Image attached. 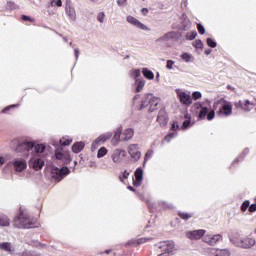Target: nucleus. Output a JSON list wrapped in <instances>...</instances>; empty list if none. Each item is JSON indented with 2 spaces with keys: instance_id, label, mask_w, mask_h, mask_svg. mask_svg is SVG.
Listing matches in <instances>:
<instances>
[{
  "instance_id": "62",
  "label": "nucleus",
  "mask_w": 256,
  "mask_h": 256,
  "mask_svg": "<svg viewBox=\"0 0 256 256\" xmlns=\"http://www.w3.org/2000/svg\"><path fill=\"white\" fill-rule=\"evenodd\" d=\"M31 245H32V247H35L36 249H41V242H39V241H32Z\"/></svg>"
},
{
  "instance_id": "2",
  "label": "nucleus",
  "mask_w": 256,
  "mask_h": 256,
  "mask_svg": "<svg viewBox=\"0 0 256 256\" xmlns=\"http://www.w3.org/2000/svg\"><path fill=\"white\" fill-rule=\"evenodd\" d=\"M13 225L17 227V229H35V227H37L33 222L29 221V218L25 216L23 211H20L14 218Z\"/></svg>"
},
{
  "instance_id": "27",
  "label": "nucleus",
  "mask_w": 256,
  "mask_h": 256,
  "mask_svg": "<svg viewBox=\"0 0 256 256\" xmlns=\"http://www.w3.org/2000/svg\"><path fill=\"white\" fill-rule=\"evenodd\" d=\"M142 75L145 77V79H148L149 81L155 79V73H153V71H151L149 68H143Z\"/></svg>"
},
{
  "instance_id": "10",
  "label": "nucleus",
  "mask_w": 256,
  "mask_h": 256,
  "mask_svg": "<svg viewBox=\"0 0 256 256\" xmlns=\"http://www.w3.org/2000/svg\"><path fill=\"white\" fill-rule=\"evenodd\" d=\"M126 21L130 23V25L137 27V29H141L142 31H150L147 25L143 24L141 21L131 15L127 16Z\"/></svg>"
},
{
  "instance_id": "16",
  "label": "nucleus",
  "mask_w": 256,
  "mask_h": 256,
  "mask_svg": "<svg viewBox=\"0 0 256 256\" xmlns=\"http://www.w3.org/2000/svg\"><path fill=\"white\" fill-rule=\"evenodd\" d=\"M29 165L34 171H41L45 167V160L42 158H32L29 161Z\"/></svg>"
},
{
  "instance_id": "20",
  "label": "nucleus",
  "mask_w": 256,
  "mask_h": 256,
  "mask_svg": "<svg viewBox=\"0 0 256 256\" xmlns=\"http://www.w3.org/2000/svg\"><path fill=\"white\" fill-rule=\"evenodd\" d=\"M123 134V126L120 125L116 128L114 132V136L112 137V144L119 145V141H121V135Z\"/></svg>"
},
{
  "instance_id": "14",
  "label": "nucleus",
  "mask_w": 256,
  "mask_h": 256,
  "mask_svg": "<svg viewBox=\"0 0 256 256\" xmlns=\"http://www.w3.org/2000/svg\"><path fill=\"white\" fill-rule=\"evenodd\" d=\"M204 243H207L208 245H217L219 241H223V236L221 234H215V235H206L203 237Z\"/></svg>"
},
{
  "instance_id": "43",
  "label": "nucleus",
  "mask_w": 256,
  "mask_h": 256,
  "mask_svg": "<svg viewBox=\"0 0 256 256\" xmlns=\"http://www.w3.org/2000/svg\"><path fill=\"white\" fill-rule=\"evenodd\" d=\"M171 127H170V131H174L175 133H177V131H179V129H181V127L179 126V122L177 121H172L170 123Z\"/></svg>"
},
{
  "instance_id": "39",
  "label": "nucleus",
  "mask_w": 256,
  "mask_h": 256,
  "mask_svg": "<svg viewBox=\"0 0 256 256\" xmlns=\"http://www.w3.org/2000/svg\"><path fill=\"white\" fill-rule=\"evenodd\" d=\"M178 217H180V219H183L184 221H189V219H191V217H193V214L179 211Z\"/></svg>"
},
{
  "instance_id": "40",
  "label": "nucleus",
  "mask_w": 256,
  "mask_h": 256,
  "mask_svg": "<svg viewBox=\"0 0 256 256\" xmlns=\"http://www.w3.org/2000/svg\"><path fill=\"white\" fill-rule=\"evenodd\" d=\"M206 44L211 49H215V47H217V41H215L213 38H207L206 39Z\"/></svg>"
},
{
  "instance_id": "11",
  "label": "nucleus",
  "mask_w": 256,
  "mask_h": 256,
  "mask_svg": "<svg viewBox=\"0 0 256 256\" xmlns=\"http://www.w3.org/2000/svg\"><path fill=\"white\" fill-rule=\"evenodd\" d=\"M206 231L203 229L199 230H192L186 232L187 239H190L191 241H198V239H201L205 236Z\"/></svg>"
},
{
  "instance_id": "28",
  "label": "nucleus",
  "mask_w": 256,
  "mask_h": 256,
  "mask_svg": "<svg viewBox=\"0 0 256 256\" xmlns=\"http://www.w3.org/2000/svg\"><path fill=\"white\" fill-rule=\"evenodd\" d=\"M11 225V221L7 215L0 213V227H9Z\"/></svg>"
},
{
  "instance_id": "18",
  "label": "nucleus",
  "mask_w": 256,
  "mask_h": 256,
  "mask_svg": "<svg viewBox=\"0 0 256 256\" xmlns=\"http://www.w3.org/2000/svg\"><path fill=\"white\" fill-rule=\"evenodd\" d=\"M135 179H133L134 187H141L143 183V168L138 167L134 172Z\"/></svg>"
},
{
  "instance_id": "4",
  "label": "nucleus",
  "mask_w": 256,
  "mask_h": 256,
  "mask_svg": "<svg viewBox=\"0 0 256 256\" xmlns=\"http://www.w3.org/2000/svg\"><path fill=\"white\" fill-rule=\"evenodd\" d=\"M15 143H17L14 149L15 153H29V151H31L35 147V142L31 141H12V145H15Z\"/></svg>"
},
{
  "instance_id": "19",
  "label": "nucleus",
  "mask_w": 256,
  "mask_h": 256,
  "mask_svg": "<svg viewBox=\"0 0 256 256\" xmlns=\"http://www.w3.org/2000/svg\"><path fill=\"white\" fill-rule=\"evenodd\" d=\"M151 99H153V94L151 93L145 94L142 97L141 104L138 108V111H143V109H145L146 107H149L151 105Z\"/></svg>"
},
{
  "instance_id": "38",
  "label": "nucleus",
  "mask_w": 256,
  "mask_h": 256,
  "mask_svg": "<svg viewBox=\"0 0 256 256\" xmlns=\"http://www.w3.org/2000/svg\"><path fill=\"white\" fill-rule=\"evenodd\" d=\"M151 157H153V150L152 149H150L146 152V154L144 156V161H143L142 167H146L147 161H149V159H151Z\"/></svg>"
},
{
  "instance_id": "13",
  "label": "nucleus",
  "mask_w": 256,
  "mask_h": 256,
  "mask_svg": "<svg viewBox=\"0 0 256 256\" xmlns=\"http://www.w3.org/2000/svg\"><path fill=\"white\" fill-rule=\"evenodd\" d=\"M181 117L185 119L181 126L182 131H187V129H191V127L195 125V121L191 119V115H189V112L185 111L183 116Z\"/></svg>"
},
{
  "instance_id": "36",
  "label": "nucleus",
  "mask_w": 256,
  "mask_h": 256,
  "mask_svg": "<svg viewBox=\"0 0 256 256\" xmlns=\"http://www.w3.org/2000/svg\"><path fill=\"white\" fill-rule=\"evenodd\" d=\"M6 9L8 11H15L16 9H19V5H17L15 2L13 1H8L6 3Z\"/></svg>"
},
{
  "instance_id": "1",
  "label": "nucleus",
  "mask_w": 256,
  "mask_h": 256,
  "mask_svg": "<svg viewBox=\"0 0 256 256\" xmlns=\"http://www.w3.org/2000/svg\"><path fill=\"white\" fill-rule=\"evenodd\" d=\"M190 111L192 115L197 117L198 121H203L205 117L207 121H213L215 119V111L218 117H229V115H232L233 105L225 100V98H220L214 102L213 109H211V101L206 99L203 102L194 103Z\"/></svg>"
},
{
  "instance_id": "58",
  "label": "nucleus",
  "mask_w": 256,
  "mask_h": 256,
  "mask_svg": "<svg viewBox=\"0 0 256 256\" xmlns=\"http://www.w3.org/2000/svg\"><path fill=\"white\" fill-rule=\"evenodd\" d=\"M99 145H101V143H99L97 139L93 141L91 145V151H95L99 147Z\"/></svg>"
},
{
  "instance_id": "64",
  "label": "nucleus",
  "mask_w": 256,
  "mask_h": 256,
  "mask_svg": "<svg viewBox=\"0 0 256 256\" xmlns=\"http://www.w3.org/2000/svg\"><path fill=\"white\" fill-rule=\"evenodd\" d=\"M62 161H64L65 165H69V163H71V156L69 155L64 156Z\"/></svg>"
},
{
  "instance_id": "30",
  "label": "nucleus",
  "mask_w": 256,
  "mask_h": 256,
  "mask_svg": "<svg viewBox=\"0 0 256 256\" xmlns=\"http://www.w3.org/2000/svg\"><path fill=\"white\" fill-rule=\"evenodd\" d=\"M214 256H231V251H229V249L216 248L214 252Z\"/></svg>"
},
{
  "instance_id": "23",
  "label": "nucleus",
  "mask_w": 256,
  "mask_h": 256,
  "mask_svg": "<svg viewBox=\"0 0 256 256\" xmlns=\"http://www.w3.org/2000/svg\"><path fill=\"white\" fill-rule=\"evenodd\" d=\"M83 149H85V142H83V141L76 142L72 145L73 153H81V151H83Z\"/></svg>"
},
{
  "instance_id": "41",
  "label": "nucleus",
  "mask_w": 256,
  "mask_h": 256,
  "mask_svg": "<svg viewBox=\"0 0 256 256\" xmlns=\"http://www.w3.org/2000/svg\"><path fill=\"white\" fill-rule=\"evenodd\" d=\"M158 205L160 206V207H162V209H174L175 207L173 206V204H169V203H167V202H165V201H159L158 202Z\"/></svg>"
},
{
  "instance_id": "9",
  "label": "nucleus",
  "mask_w": 256,
  "mask_h": 256,
  "mask_svg": "<svg viewBox=\"0 0 256 256\" xmlns=\"http://www.w3.org/2000/svg\"><path fill=\"white\" fill-rule=\"evenodd\" d=\"M176 95L182 105H191L193 103V98L191 95L187 94V92L181 90V89H176Z\"/></svg>"
},
{
  "instance_id": "21",
  "label": "nucleus",
  "mask_w": 256,
  "mask_h": 256,
  "mask_svg": "<svg viewBox=\"0 0 256 256\" xmlns=\"http://www.w3.org/2000/svg\"><path fill=\"white\" fill-rule=\"evenodd\" d=\"M161 103V99L159 97H155L152 94V98L150 100V108H149V113H153L154 111H157V107Z\"/></svg>"
},
{
  "instance_id": "7",
  "label": "nucleus",
  "mask_w": 256,
  "mask_h": 256,
  "mask_svg": "<svg viewBox=\"0 0 256 256\" xmlns=\"http://www.w3.org/2000/svg\"><path fill=\"white\" fill-rule=\"evenodd\" d=\"M234 107L235 109H241L244 113H251V111H253V107H255V103L250 102L249 99L244 101L239 100L234 102Z\"/></svg>"
},
{
  "instance_id": "22",
  "label": "nucleus",
  "mask_w": 256,
  "mask_h": 256,
  "mask_svg": "<svg viewBox=\"0 0 256 256\" xmlns=\"http://www.w3.org/2000/svg\"><path fill=\"white\" fill-rule=\"evenodd\" d=\"M182 22H181V31H189V27H191V20L187 18V14H182Z\"/></svg>"
},
{
  "instance_id": "46",
  "label": "nucleus",
  "mask_w": 256,
  "mask_h": 256,
  "mask_svg": "<svg viewBox=\"0 0 256 256\" xmlns=\"http://www.w3.org/2000/svg\"><path fill=\"white\" fill-rule=\"evenodd\" d=\"M250 201L249 200H245L241 206H240V209L242 211V213H245V211H247L249 209V206H250Z\"/></svg>"
},
{
  "instance_id": "42",
  "label": "nucleus",
  "mask_w": 256,
  "mask_h": 256,
  "mask_svg": "<svg viewBox=\"0 0 256 256\" xmlns=\"http://www.w3.org/2000/svg\"><path fill=\"white\" fill-rule=\"evenodd\" d=\"M55 158L58 160V161H62L63 159H65V154L63 153V152H61L60 150H59V148H57L56 150H55Z\"/></svg>"
},
{
  "instance_id": "34",
  "label": "nucleus",
  "mask_w": 256,
  "mask_h": 256,
  "mask_svg": "<svg viewBox=\"0 0 256 256\" xmlns=\"http://www.w3.org/2000/svg\"><path fill=\"white\" fill-rule=\"evenodd\" d=\"M34 152L36 153V155H38L39 153H45V149H47V146L45 144H37L35 145L34 143Z\"/></svg>"
},
{
  "instance_id": "63",
  "label": "nucleus",
  "mask_w": 256,
  "mask_h": 256,
  "mask_svg": "<svg viewBox=\"0 0 256 256\" xmlns=\"http://www.w3.org/2000/svg\"><path fill=\"white\" fill-rule=\"evenodd\" d=\"M248 211L250 213H255V211H256V203L250 204V206L248 208Z\"/></svg>"
},
{
  "instance_id": "5",
  "label": "nucleus",
  "mask_w": 256,
  "mask_h": 256,
  "mask_svg": "<svg viewBox=\"0 0 256 256\" xmlns=\"http://www.w3.org/2000/svg\"><path fill=\"white\" fill-rule=\"evenodd\" d=\"M51 173L53 179H56V181H63V179L71 173V170L67 166H63L62 168L54 166L51 169Z\"/></svg>"
},
{
  "instance_id": "31",
  "label": "nucleus",
  "mask_w": 256,
  "mask_h": 256,
  "mask_svg": "<svg viewBox=\"0 0 256 256\" xmlns=\"http://www.w3.org/2000/svg\"><path fill=\"white\" fill-rule=\"evenodd\" d=\"M66 15H68L71 21H75V19H77V14L75 13V8L73 7H66Z\"/></svg>"
},
{
  "instance_id": "17",
  "label": "nucleus",
  "mask_w": 256,
  "mask_h": 256,
  "mask_svg": "<svg viewBox=\"0 0 256 256\" xmlns=\"http://www.w3.org/2000/svg\"><path fill=\"white\" fill-rule=\"evenodd\" d=\"M125 157H127V151L116 149L112 154V161L113 163H121Z\"/></svg>"
},
{
  "instance_id": "26",
  "label": "nucleus",
  "mask_w": 256,
  "mask_h": 256,
  "mask_svg": "<svg viewBox=\"0 0 256 256\" xmlns=\"http://www.w3.org/2000/svg\"><path fill=\"white\" fill-rule=\"evenodd\" d=\"M124 138L122 141H130V139H133L135 135V130L133 128H128L124 131Z\"/></svg>"
},
{
  "instance_id": "24",
  "label": "nucleus",
  "mask_w": 256,
  "mask_h": 256,
  "mask_svg": "<svg viewBox=\"0 0 256 256\" xmlns=\"http://www.w3.org/2000/svg\"><path fill=\"white\" fill-rule=\"evenodd\" d=\"M175 37H177V32L170 31L165 35L161 36L160 38H158L157 41H169V39H175Z\"/></svg>"
},
{
  "instance_id": "3",
  "label": "nucleus",
  "mask_w": 256,
  "mask_h": 256,
  "mask_svg": "<svg viewBox=\"0 0 256 256\" xmlns=\"http://www.w3.org/2000/svg\"><path fill=\"white\" fill-rule=\"evenodd\" d=\"M158 248L161 249L162 253L158 256H173L177 253V249L175 248V242L172 240H167L161 242Z\"/></svg>"
},
{
  "instance_id": "47",
  "label": "nucleus",
  "mask_w": 256,
  "mask_h": 256,
  "mask_svg": "<svg viewBox=\"0 0 256 256\" xmlns=\"http://www.w3.org/2000/svg\"><path fill=\"white\" fill-rule=\"evenodd\" d=\"M197 37V31L188 32L186 34V39L188 41H193Z\"/></svg>"
},
{
  "instance_id": "6",
  "label": "nucleus",
  "mask_w": 256,
  "mask_h": 256,
  "mask_svg": "<svg viewBox=\"0 0 256 256\" xmlns=\"http://www.w3.org/2000/svg\"><path fill=\"white\" fill-rule=\"evenodd\" d=\"M230 241L235 247H241V249H251V247H255L256 243L254 238L231 239Z\"/></svg>"
},
{
  "instance_id": "50",
  "label": "nucleus",
  "mask_w": 256,
  "mask_h": 256,
  "mask_svg": "<svg viewBox=\"0 0 256 256\" xmlns=\"http://www.w3.org/2000/svg\"><path fill=\"white\" fill-rule=\"evenodd\" d=\"M201 97H203V94H201L200 91H195L192 93V99H194V101H197L199 99H201Z\"/></svg>"
},
{
  "instance_id": "33",
  "label": "nucleus",
  "mask_w": 256,
  "mask_h": 256,
  "mask_svg": "<svg viewBox=\"0 0 256 256\" xmlns=\"http://www.w3.org/2000/svg\"><path fill=\"white\" fill-rule=\"evenodd\" d=\"M181 59L185 61V63H193L195 58L189 52H183L181 54Z\"/></svg>"
},
{
  "instance_id": "29",
  "label": "nucleus",
  "mask_w": 256,
  "mask_h": 256,
  "mask_svg": "<svg viewBox=\"0 0 256 256\" xmlns=\"http://www.w3.org/2000/svg\"><path fill=\"white\" fill-rule=\"evenodd\" d=\"M135 84H136L135 92L136 93H141L143 91V87H145V80L136 79Z\"/></svg>"
},
{
  "instance_id": "45",
  "label": "nucleus",
  "mask_w": 256,
  "mask_h": 256,
  "mask_svg": "<svg viewBox=\"0 0 256 256\" xmlns=\"http://www.w3.org/2000/svg\"><path fill=\"white\" fill-rule=\"evenodd\" d=\"M175 137H177V132H170L165 136L164 141H167V143H171V139H174Z\"/></svg>"
},
{
  "instance_id": "49",
  "label": "nucleus",
  "mask_w": 256,
  "mask_h": 256,
  "mask_svg": "<svg viewBox=\"0 0 256 256\" xmlns=\"http://www.w3.org/2000/svg\"><path fill=\"white\" fill-rule=\"evenodd\" d=\"M129 175H131V172L125 170L124 172H122V175L119 176L120 181L123 183L125 179H129Z\"/></svg>"
},
{
  "instance_id": "25",
  "label": "nucleus",
  "mask_w": 256,
  "mask_h": 256,
  "mask_svg": "<svg viewBox=\"0 0 256 256\" xmlns=\"http://www.w3.org/2000/svg\"><path fill=\"white\" fill-rule=\"evenodd\" d=\"M111 137H113V132H107V133L100 135L98 138H96V140L101 145V143H106V141H109V139H111Z\"/></svg>"
},
{
  "instance_id": "52",
  "label": "nucleus",
  "mask_w": 256,
  "mask_h": 256,
  "mask_svg": "<svg viewBox=\"0 0 256 256\" xmlns=\"http://www.w3.org/2000/svg\"><path fill=\"white\" fill-rule=\"evenodd\" d=\"M153 238H147V237H144V238H138L136 240V243L137 245H143V243H147V241H151Z\"/></svg>"
},
{
  "instance_id": "60",
  "label": "nucleus",
  "mask_w": 256,
  "mask_h": 256,
  "mask_svg": "<svg viewBox=\"0 0 256 256\" xmlns=\"http://www.w3.org/2000/svg\"><path fill=\"white\" fill-rule=\"evenodd\" d=\"M175 65V61L173 60H167L166 69H173V66Z\"/></svg>"
},
{
  "instance_id": "57",
  "label": "nucleus",
  "mask_w": 256,
  "mask_h": 256,
  "mask_svg": "<svg viewBox=\"0 0 256 256\" xmlns=\"http://www.w3.org/2000/svg\"><path fill=\"white\" fill-rule=\"evenodd\" d=\"M245 157H247L246 155H243V152L239 155V157L238 158H236L234 161H233V163H232V165H235V163H239V161H243L244 159H245Z\"/></svg>"
},
{
  "instance_id": "44",
  "label": "nucleus",
  "mask_w": 256,
  "mask_h": 256,
  "mask_svg": "<svg viewBox=\"0 0 256 256\" xmlns=\"http://www.w3.org/2000/svg\"><path fill=\"white\" fill-rule=\"evenodd\" d=\"M106 155H107V148H105V147L99 148V150L97 152L98 159H101L102 157H105Z\"/></svg>"
},
{
  "instance_id": "32",
  "label": "nucleus",
  "mask_w": 256,
  "mask_h": 256,
  "mask_svg": "<svg viewBox=\"0 0 256 256\" xmlns=\"http://www.w3.org/2000/svg\"><path fill=\"white\" fill-rule=\"evenodd\" d=\"M0 249L2 251H7L10 254H13V249L11 247V242H2L0 243Z\"/></svg>"
},
{
  "instance_id": "55",
  "label": "nucleus",
  "mask_w": 256,
  "mask_h": 256,
  "mask_svg": "<svg viewBox=\"0 0 256 256\" xmlns=\"http://www.w3.org/2000/svg\"><path fill=\"white\" fill-rule=\"evenodd\" d=\"M97 21H99V23H103V21H105V12L98 13Z\"/></svg>"
},
{
  "instance_id": "12",
  "label": "nucleus",
  "mask_w": 256,
  "mask_h": 256,
  "mask_svg": "<svg viewBox=\"0 0 256 256\" xmlns=\"http://www.w3.org/2000/svg\"><path fill=\"white\" fill-rule=\"evenodd\" d=\"M156 121L159 123L160 127H167V123H169V115H167L165 109L159 110Z\"/></svg>"
},
{
  "instance_id": "51",
  "label": "nucleus",
  "mask_w": 256,
  "mask_h": 256,
  "mask_svg": "<svg viewBox=\"0 0 256 256\" xmlns=\"http://www.w3.org/2000/svg\"><path fill=\"white\" fill-rule=\"evenodd\" d=\"M15 107H19V104H12V105L6 106L4 109H2L1 113H9V110L15 109Z\"/></svg>"
},
{
  "instance_id": "15",
  "label": "nucleus",
  "mask_w": 256,
  "mask_h": 256,
  "mask_svg": "<svg viewBox=\"0 0 256 256\" xmlns=\"http://www.w3.org/2000/svg\"><path fill=\"white\" fill-rule=\"evenodd\" d=\"M128 153L134 161L141 159V151H139V144H132L128 147Z\"/></svg>"
},
{
  "instance_id": "35",
  "label": "nucleus",
  "mask_w": 256,
  "mask_h": 256,
  "mask_svg": "<svg viewBox=\"0 0 256 256\" xmlns=\"http://www.w3.org/2000/svg\"><path fill=\"white\" fill-rule=\"evenodd\" d=\"M59 143L61 147H67L71 145V143H73V139L63 137L62 139L59 140Z\"/></svg>"
},
{
  "instance_id": "59",
  "label": "nucleus",
  "mask_w": 256,
  "mask_h": 256,
  "mask_svg": "<svg viewBox=\"0 0 256 256\" xmlns=\"http://www.w3.org/2000/svg\"><path fill=\"white\" fill-rule=\"evenodd\" d=\"M118 7H127V0H117Z\"/></svg>"
},
{
  "instance_id": "53",
  "label": "nucleus",
  "mask_w": 256,
  "mask_h": 256,
  "mask_svg": "<svg viewBox=\"0 0 256 256\" xmlns=\"http://www.w3.org/2000/svg\"><path fill=\"white\" fill-rule=\"evenodd\" d=\"M21 19H22V21H29L30 23H35V19H33V18H31V16H27L25 14H23L21 16Z\"/></svg>"
},
{
  "instance_id": "48",
  "label": "nucleus",
  "mask_w": 256,
  "mask_h": 256,
  "mask_svg": "<svg viewBox=\"0 0 256 256\" xmlns=\"http://www.w3.org/2000/svg\"><path fill=\"white\" fill-rule=\"evenodd\" d=\"M192 45L195 49H203V41L201 39L195 40Z\"/></svg>"
},
{
  "instance_id": "61",
  "label": "nucleus",
  "mask_w": 256,
  "mask_h": 256,
  "mask_svg": "<svg viewBox=\"0 0 256 256\" xmlns=\"http://www.w3.org/2000/svg\"><path fill=\"white\" fill-rule=\"evenodd\" d=\"M20 255H21V256H33V253H31V251H29V250H25V251L22 252ZM34 256H41V254H36V255H34Z\"/></svg>"
},
{
  "instance_id": "37",
  "label": "nucleus",
  "mask_w": 256,
  "mask_h": 256,
  "mask_svg": "<svg viewBox=\"0 0 256 256\" xmlns=\"http://www.w3.org/2000/svg\"><path fill=\"white\" fill-rule=\"evenodd\" d=\"M130 77H132L133 79H135V81H137V79L141 77V69L137 68V69L131 70Z\"/></svg>"
},
{
  "instance_id": "8",
  "label": "nucleus",
  "mask_w": 256,
  "mask_h": 256,
  "mask_svg": "<svg viewBox=\"0 0 256 256\" xmlns=\"http://www.w3.org/2000/svg\"><path fill=\"white\" fill-rule=\"evenodd\" d=\"M8 166L13 167L16 173H23V171L27 169V161H25V159L17 158L12 162H9Z\"/></svg>"
},
{
  "instance_id": "56",
  "label": "nucleus",
  "mask_w": 256,
  "mask_h": 256,
  "mask_svg": "<svg viewBox=\"0 0 256 256\" xmlns=\"http://www.w3.org/2000/svg\"><path fill=\"white\" fill-rule=\"evenodd\" d=\"M245 157H247L246 155H243V152L239 155V157L238 158H236L234 161H233V163H232V165H235V163H239V161H243L244 159H245Z\"/></svg>"
},
{
  "instance_id": "54",
  "label": "nucleus",
  "mask_w": 256,
  "mask_h": 256,
  "mask_svg": "<svg viewBox=\"0 0 256 256\" xmlns=\"http://www.w3.org/2000/svg\"><path fill=\"white\" fill-rule=\"evenodd\" d=\"M197 29L200 35H205V26L203 24H197Z\"/></svg>"
}]
</instances>
